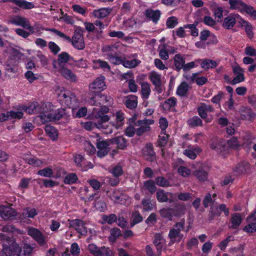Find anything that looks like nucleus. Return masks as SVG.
<instances>
[{
  "label": "nucleus",
  "mask_w": 256,
  "mask_h": 256,
  "mask_svg": "<svg viewBox=\"0 0 256 256\" xmlns=\"http://www.w3.org/2000/svg\"><path fill=\"white\" fill-rule=\"evenodd\" d=\"M108 111V108L104 106L100 108H94L92 114L93 118L100 120L96 122V128L103 130L106 134L112 132V127L114 126V124L108 125L106 123L110 120V116L106 114Z\"/></svg>",
  "instance_id": "obj_1"
},
{
  "label": "nucleus",
  "mask_w": 256,
  "mask_h": 256,
  "mask_svg": "<svg viewBox=\"0 0 256 256\" xmlns=\"http://www.w3.org/2000/svg\"><path fill=\"white\" fill-rule=\"evenodd\" d=\"M0 242L2 246V256H20L22 248L16 242L15 239L0 233Z\"/></svg>",
  "instance_id": "obj_2"
},
{
  "label": "nucleus",
  "mask_w": 256,
  "mask_h": 256,
  "mask_svg": "<svg viewBox=\"0 0 256 256\" xmlns=\"http://www.w3.org/2000/svg\"><path fill=\"white\" fill-rule=\"evenodd\" d=\"M46 30L52 32L64 40L71 42L72 46L78 50H82L85 48L83 35L84 30L81 28H78L75 30L72 38H70V36H66L64 33L55 28H46Z\"/></svg>",
  "instance_id": "obj_3"
},
{
  "label": "nucleus",
  "mask_w": 256,
  "mask_h": 256,
  "mask_svg": "<svg viewBox=\"0 0 256 256\" xmlns=\"http://www.w3.org/2000/svg\"><path fill=\"white\" fill-rule=\"evenodd\" d=\"M185 223V220L182 218L180 222H176L174 227L170 230L168 234L170 245L179 243L184 238V234L181 233V231L184 229Z\"/></svg>",
  "instance_id": "obj_4"
},
{
  "label": "nucleus",
  "mask_w": 256,
  "mask_h": 256,
  "mask_svg": "<svg viewBox=\"0 0 256 256\" xmlns=\"http://www.w3.org/2000/svg\"><path fill=\"white\" fill-rule=\"evenodd\" d=\"M118 45L114 44L111 45H104L102 48V52L106 53L108 59L112 63L118 64L122 62V58L118 56Z\"/></svg>",
  "instance_id": "obj_5"
},
{
  "label": "nucleus",
  "mask_w": 256,
  "mask_h": 256,
  "mask_svg": "<svg viewBox=\"0 0 256 256\" xmlns=\"http://www.w3.org/2000/svg\"><path fill=\"white\" fill-rule=\"evenodd\" d=\"M58 100L62 106L65 107L73 108L77 104L76 96L69 91H61L58 94Z\"/></svg>",
  "instance_id": "obj_6"
},
{
  "label": "nucleus",
  "mask_w": 256,
  "mask_h": 256,
  "mask_svg": "<svg viewBox=\"0 0 256 256\" xmlns=\"http://www.w3.org/2000/svg\"><path fill=\"white\" fill-rule=\"evenodd\" d=\"M152 120H143L135 121L134 126L136 127V135L141 136L144 133L148 132L150 130V126L154 123Z\"/></svg>",
  "instance_id": "obj_7"
},
{
  "label": "nucleus",
  "mask_w": 256,
  "mask_h": 256,
  "mask_svg": "<svg viewBox=\"0 0 256 256\" xmlns=\"http://www.w3.org/2000/svg\"><path fill=\"white\" fill-rule=\"evenodd\" d=\"M10 22L26 28L32 33L34 32L33 27L30 26L29 21L24 17L20 16H14L10 18Z\"/></svg>",
  "instance_id": "obj_8"
},
{
  "label": "nucleus",
  "mask_w": 256,
  "mask_h": 256,
  "mask_svg": "<svg viewBox=\"0 0 256 256\" xmlns=\"http://www.w3.org/2000/svg\"><path fill=\"white\" fill-rule=\"evenodd\" d=\"M104 77L100 76L89 84L90 90L93 92H99L105 89Z\"/></svg>",
  "instance_id": "obj_9"
},
{
  "label": "nucleus",
  "mask_w": 256,
  "mask_h": 256,
  "mask_svg": "<svg viewBox=\"0 0 256 256\" xmlns=\"http://www.w3.org/2000/svg\"><path fill=\"white\" fill-rule=\"evenodd\" d=\"M17 215L16 210L10 206H0V216L5 220H13Z\"/></svg>",
  "instance_id": "obj_10"
},
{
  "label": "nucleus",
  "mask_w": 256,
  "mask_h": 256,
  "mask_svg": "<svg viewBox=\"0 0 256 256\" xmlns=\"http://www.w3.org/2000/svg\"><path fill=\"white\" fill-rule=\"evenodd\" d=\"M110 100V97H108L102 94H98L95 96L91 98L88 102L90 104L96 106V108H100L104 106V105L108 102Z\"/></svg>",
  "instance_id": "obj_11"
},
{
  "label": "nucleus",
  "mask_w": 256,
  "mask_h": 256,
  "mask_svg": "<svg viewBox=\"0 0 256 256\" xmlns=\"http://www.w3.org/2000/svg\"><path fill=\"white\" fill-rule=\"evenodd\" d=\"M69 227L74 228L81 235H86L87 234V228L84 222L79 219L68 220Z\"/></svg>",
  "instance_id": "obj_12"
},
{
  "label": "nucleus",
  "mask_w": 256,
  "mask_h": 256,
  "mask_svg": "<svg viewBox=\"0 0 256 256\" xmlns=\"http://www.w3.org/2000/svg\"><path fill=\"white\" fill-rule=\"evenodd\" d=\"M242 18L240 16L237 14H230L226 17L222 23V26L226 30L232 28L236 24V21H240Z\"/></svg>",
  "instance_id": "obj_13"
},
{
  "label": "nucleus",
  "mask_w": 256,
  "mask_h": 256,
  "mask_svg": "<svg viewBox=\"0 0 256 256\" xmlns=\"http://www.w3.org/2000/svg\"><path fill=\"white\" fill-rule=\"evenodd\" d=\"M156 196L158 200L160 202H174V194L166 192L163 190H158L156 192Z\"/></svg>",
  "instance_id": "obj_14"
},
{
  "label": "nucleus",
  "mask_w": 256,
  "mask_h": 256,
  "mask_svg": "<svg viewBox=\"0 0 256 256\" xmlns=\"http://www.w3.org/2000/svg\"><path fill=\"white\" fill-rule=\"evenodd\" d=\"M28 234L40 244L44 245L46 243L44 236L38 229L30 227L28 228Z\"/></svg>",
  "instance_id": "obj_15"
},
{
  "label": "nucleus",
  "mask_w": 256,
  "mask_h": 256,
  "mask_svg": "<svg viewBox=\"0 0 256 256\" xmlns=\"http://www.w3.org/2000/svg\"><path fill=\"white\" fill-rule=\"evenodd\" d=\"M142 154L144 158L148 161L154 162L156 159V154L154 150L152 144H147L142 149Z\"/></svg>",
  "instance_id": "obj_16"
},
{
  "label": "nucleus",
  "mask_w": 256,
  "mask_h": 256,
  "mask_svg": "<svg viewBox=\"0 0 256 256\" xmlns=\"http://www.w3.org/2000/svg\"><path fill=\"white\" fill-rule=\"evenodd\" d=\"M70 55L66 52H62L58 56V60H54L52 62L53 66L56 69H59L62 66L68 62L70 59Z\"/></svg>",
  "instance_id": "obj_17"
},
{
  "label": "nucleus",
  "mask_w": 256,
  "mask_h": 256,
  "mask_svg": "<svg viewBox=\"0 0 256 256\" xmlns=\"http://www.w3.org/2000/svg\"><path fill=\"white\" fill-rule=\"evenodd\" d=\"M38 214V212L36 208L26 207L23 209L22 214H20V218L21 220L24 222L28 219L34 218Z\"/></svg>",
  "instance_id": "obj_18"
},
{
  "label": "nucleus",
  "mask_w": 256,
  "mask_h": 256,
  "mask_svg": "<svg viewBox=\"0 0 256 256\" xmlns=\"http://www.w3.org/2000/svg\"><path fill=\"white\" fill-rule=\"evenodd\" d=\"M250 164L245 161L238 164L234 168V172L236 175L247 174L250 172Z\"/></svg>",
  "instance_id": "obj_19"
},
{
  "label": "nucleus",
  "mask_w": 256,
  "mask_h": 256,
  "mask_svg": "<svg viewBox=\"0 0 256 256\" xmlns=\"http://www.w3.org/2000/svg\"><path fill=\"white\" fill-rule=\"evenodd\" d=\"M96 147L98 150L97 155L100 158L106 156L110 150L108 144L106 141L98 140L96 142Z\"/></svg>",
  "instance_id": "obj_20"
},
{
  "label": "nucleus",
  "mask_w": 256,
  "mask_h": 256,
  "mask_svg": "<svg viewBox=\"0 0 256 256\" xmlns=\"http://www.w3.org/2000/svg\"><path fill=\"white\" fill-rule=\"evenodd\" d=\"M57 70L66 80L72 82H75L76 81L77 79L76 75L68 68L64 66H62V68L59 69H57Z\"/></svg>",
  "instance_id": "obj_21"
},
{
  "label": "nucleus",
  "mask_w": 256,
  "mask_h": 256,
  "mask_svg": "<svg viewBox=\"0 0 256 256\" xmlns=\"http://www.w3.org/2000/svg\"><path fill=\"white\" fill-rule=\"evenodd\" d=\"M136 118V116L128 120V126L124 130V134L128 137H132L135 134H136V127L134 126V122Z\"/></svg>",
  "instance_id": "obj_22"
},
{
  "label": "nucleus",
  "mask_w": 256,
  "mask_h": 256,
  "mask_svg": "<svg viewBox=\"0 0 256 256\" xmlns=\"http://www.w3.org/2000/svg\"><path fill=\"white\" fill-rule=\"evenodd\" d=\"M243 218L242 214L240 213H234L232 214L230 222L232 225L230 228L232 229H237L242 222Z\"/></svg>",
  "instance_id": "obj_23"
},
{
  "label": "nucleus",
  "mask_w": 256,
  "mask_h": 256,
  "mask_svg": "<svg viewBox=\"0 0 256 256\" xmlns=\"http://www.w3.org/2000/svg\"><path fill=\"white\" fill-rule=\"evenodd\" d=\"M248 224L243 228V230L248 232L252 233L256 232V220L253 216H250L246 218Z\"/></svg>",
  "instance_id": "obj_24"
},
{
  "label": "nucleus",
  "mask_w": 256,
  "mask_h": 256,
  "mask_svg": "<svg viewBox=\"0 0 256 256\" xmlns=\"http://www.w3.org/2000/svg\"><path fill=\"white\" fill-rule=\"evenodd\" d=\"M145 15L146 18L152 20L153 22L156 23L160 20L161 12L158 10H153L150 8L146 10Z\"/></svg>",
  "instance_id": "obj_25"
},
{
  "label": "nucleus",
  "mask_w": 256,
  "mask_h": 256,
  "mask_svg": "<svg viewBox=\"0 0 256 256\" xmlns=\"http://www.w3.org/2000/svg\"><path fill=\"white\" fill-rule=\"evenodd\" d=\"M228 4L230 10H238L242 12V8L246 3L242 0H228Z\"/></svg>",
  "instance_id": "obj_26"
},
{
  "label": "nucleus",
  "mask_w": 256,
  "mask_h": 256,
  "mask_svg": "<svg viewBox=\"0 0 256 256\" xmlns=\"http://www.w3.org/2000/svg\"><path fill=\"white\" fill-rule=\"evenodd\" d=\"M112 10L110 8H101L98 10H94L93 12L94 16L98 18H102L108 16Z\"/></svg>",
  "instance_id": "obj_27"
},
{
  "label": "nucleus",
  "mask_w": 256,
  "mask_h": 256,
  "mask_svg": "<svg viewBox=\"0 0 256 256\" xmlns=\"http://www.w3.org/2000/svg\"><path fill=\"white\" fill-rule=\"evenodd\" d=\"M151 92L150 84L147 82L141 84V94L144 100H147L149 98Z\"/></svg>",
  "instance_id": "obj_28"
},
{
  "label": "nucleus",
  "mask_w": 256,
  "mask_h": 256,
  "mask_svg": "<svg viewBox=\"0 0 256 256\" xmlns=\"http://www.w3.org/2000/svg\"><path fill=\"white\" fill-rule=\"evenodd\" d=\"M148 78L154 86L162 84V76L158 72L152 71L149 74Z\"/></svg>",
  "instance_id": "obj_29"
},
{
  "label": "nucleus",
  "mask_w": 256,
  "mask_h": 256,
  "mask_svg": "<svg viewBox=\"0 0 256 256\" xmlns=\"http://www.w3.org/2000/svg\"><path fill=\"white\" fill-rule=\"evenodd\" d=\"M200 150L198 148H192L190 146H188V148L184 151L183 154L191 159H194L197 154L200 152Z\"/></svg>",
  "instance_id": "obj_30"
},
{
  "label": "nucleus",
  "mask_w": 256,
  "mask_h": 256,
  "mask_svg": "<svg viewBox=\"0 0 256 256\" xmlns=\"http://www.w3.org/2000/svg\"><path fill=\"white\" fill-rule=\"evenodd\" d=\"M126 106L130 109L136 108L138 104L137 96L134 95H130L126 97L124 102Z\"/></svg>",
  "instance_id": "obj_31"
},
{
  "label": "nucleus",
  "mask_w": 256,
  "mask_h": 256,
  "mask_svg": "<svg viewBox=\"0 0 256 256\" xmlns=\"http://www.w3.org/2000/svg\"><path fill=\"white\" fill-rule=\"evenodd\" d=\"M238 22L242 25V26L244 27L245 31L247 34L248 36L250 38H252L254 36V34L252 32V24L244 20L243 18H240V21Z\"/></svg>",
  "instance_id": "obj_32"
},
{
  "label": "nucleus",
  "mask_w": 256,
  "mask_h": 256,
  "mask_svg": "<svg viewBox=\"0 0 256 256\" xmlns=\"http://www.w3.org/2000/svg\"><path fill=\"white\" fill-rule=\"evenodd\" d=\"M190 88L188 83L185 82H182L177 88L176 94L181 96H186Z\"/></svg>",
  "instance_id": "obj_33"
},
{
  "label": "nucleus",
  "mask_w": 256,
  "mask_h": 256,
  "mask_svg": "<svg viewBox=\"0 0 256 256\" xmlns=\"http://www.w3.org/2000/svg\"><path fill=\"white\" fill-rule=\"evenodd\" d=\"M194 174L200 182H205L208 180V172L202 168L196 170Z\"/></svg>",
  "instance_id": "obj_34"
},
{
  "label": "nucleus",
  "mask_w": 256,
  "mask_h": 256,
  "mask_svg": "<svg viewBox=\"0 0 256 256\" xmlns=\"http://www.w3.org/2000/svg\"><path fill=\"white\" fill-rule=\"evenodd\" d=\"M174 60L176 70L177 71H180L182 69L184 64L185 63L184 59L180 54H177L174 56Z\"/></svg>",
  "instance_id": "obj_35"
},
{
  "label": "nucleus",
  "mask_w": 256,
  "mask_h": 256,
  "mask_svg": "<svg viewBox=\"0 0 256 256\" xmlns=\"http://www.w3.org/2000/svg\"><path fill=\"white\" fill-rule=\"evenodd\" d=\"M173 208H166L160 209L159 210L160 216L168 220H172L173 215Z\"/></svg>",
  "instance_id": "obj_36"
},
{
  "label": "nucleus",
  "mask_w": 256,
  "mask_h": 256,
  "mask_svg": "<svg viewBox=\"0 0 256 256\" xmlns=\"http://www.w3.org/2000/svg\"><path fill=\"white\" fill-rule=\"evenodd\" d=\"M225 144L220 140H214L210 144V147L212 149L216 150L217 152H221L224 150Z\"/></svg>",
  "instance_id": "obj_37"
},
{
  "label": "nucleus",
  "mask_w": 256,
  "mask_h": 256,
  "mask_svg": "<svg viewBox=\"0 0 256 256\" xmlns=\"http://www.w3.org/2000/svg\"><path fill=\"white\" fill-rule=\"evenodd\" d=\"M198 73H194L189 78H186L187 80H190L192 82H196L198 85L202 86L207 81V78L204 76L198 77Z\"/></svg>",
  "instance_id": "obj_38"
},
{
  "label": "nucleus",
  "mask_w": 256,
  "mask_h": 256,
  "mask_svg": "<svg viewBox=\"0 0 256 256\" xmlns=\"http://www.w3.org/2000/svg\"><path fill=\"white\" fill-rule=\"evenodd\" d=\"M112 142L116 144L118 148L122 150H124L127 146V141L122 136H120L113 138Z\"/></svg>",
  "instance_id": "obj_39"
},
{
  "label": "nucleus",
  "mask_w": 256,
  "mask_h": 256,
  "mask_svg": "<svg viewBox=\"0 0 256 256\" xmlns=\"http://www.w3.org/2000/svg\"><path fill=\"white\" fill-rule=\"evenodd\" d=\"M162 236L160 234H156L154 235V244L156 246L158 251V256H160L161 254V250L162 245L161 244V241L162 240Z\"/></svg>",
  "instance_id": "obj_40"
},
{
  "label": "nucleus",
  "mask_w": 256,
  "mask_h": 256,
  "mask_svg": "<svg viewBox=\"0 0 256 256\" xmlns=\"http://www.w3.org/2000/svg\"><path fill=\"white\" fill-rule=\"evenodd\" d=\"M45 131L52 140H55L58 138V132L54 127L47 125L45 126Z\"/></svg>",
  "instance_id": "obj_41"
},
{
  "label": "nucleus",
  "mask_w": 256,
  "mask_h": 256,
  "mask_svg": "<svg viewBox=\"0 0 256 256\" xmlns=\"http://www.w3.org/2000/svg\"><path fill=\"white\" fill-rule=\"evenodd\" d=\"M24 110L28 114H39L40 106L36 103L31 104L28 107H24Z\"/></svg>",
  "instance_id": "obj_42"
},
{
  "label": "nucleus",
  "mask_w": 256,
  "mask_h": 256,
  "mask_svg": "<svg viewBox=\"0 0 256 256\" xmlns=\"http://www.w3.org/2000/svg\"><path fill=\"white\" fill-rule=\"evenodd\" d=\"M176 99L172 97L166 100L162 104V108L166 110H168L170 108L174 106L176 104Z\"/></svg>",
  "instance_id": "obj_43"
},
{
  "label": "nucleus",
  "mask_w": 256,
  "mask_h": 256,
  "mask_svg": "<svg viewBox=\"0 0 256 256\" xmlns=\"http://www.w3.org/2000/svg\"><path fill=\"white\" fill-rule=\"evenodd\" d=\"M14 3L18 6L24 9H31L34 7L32 3L26 2L24 0H14Z\"/></svg>",
  "instance_id": "obj_44"
},
{
  "label": "nucleus",
  "mask_w": 256,
  "mask_h": 256,
  "mask_svg": "<svg viewBox=\"0 0 256 256\" xmlns=\"http://www.w3.org/2000/svg\"><path fill=\"white\" fill-rule=\"evenodd\" d=\"M217 65L216 61L208 59L203 60L200 64L201 66L205 69L212 68L216 67Z\"/></svg>",
  "instance_id": "obj_45"
},
{
  "label": "nucleus",
  "mask_w": 256,
  "mask_h": 256,
  "mask_svg": "<svg viewBox=\"0 0 256 256\" xmlns=\"http://www.w3.org/2000/svg\"><path fill=\"white\" fill-rule=\"evenodd\" d=\"M92 62L94 64V68H102L104 69H110V66L108 65V63L106 61H104L100 60H94L92 61Z\"/></svg>",
  "instance_id": "obj_46"
},
{
  "label": "nucleus",
  "mask_w": 256,
  "mask_h": 256,
  "mask_svg": "<svg viewBox=\"0 0 256 256\" xmlns=\"http://www.w3.org/2000/svg\"><path fill=\"white\" fill-rule=\"evenodd\" d=\"M116 124L115 126L116 128H118L122 126L124 124V114L121 111H118L116 113Z\"/></svg>",
  "instance_id": "obj_47"
},
{
  "label": "nucleus",
  "mask_w": 256,
  "mask_h": 256,
  "mask_svg": "<svg viewBox=\"0 0 256 256\" xmlns=\"http://www.w3.org/2000/svg\"><path fill=\"white\" fill-rule=\"evenodd\" d=\"M4 232H17L18 234H24V232L22 230H20L16 229L14 226L12 224H7L6 225L2 228L1 230Z\"/></svg>",
  "instance_id": "obj_48"
},
{
  "label": "nucleus",
  "mask_w": 256,
  "mask_h": 256,
  "mask_svg": "<svg viewBox=\"0 0 256 256\" xmlns=\"http://www.w3.org/2000/svg\"><path fill=\"white\" fill-rule=\"evenodd\" d=\"M140 61L136 58H134L130 60H122V62L121 63L122 64L123 66L129 68H134L136 66L139 64H140Z\"/></svg>",
  "instance_id": "obj_49"
},
{
  "label": "nucleus",
  "mask_w": 256,
  "mask_h": 256,
  "mask_svg": "<svg viewBox=\"0 0 256 256\" xmlns=\"http://www.w3.org/2000/svg\"><path fill=\"white\" fill-rule=\"evenodd\" d=\"M40 121L42 123L48 122L54 120L53 117V112H46V113L40 114L39 116Z\"/></svg>",
  "instance_id": "obj_50"
},
{
  "label": "nucleus",
  "mask_w": 256,
  "mask_h": 256,
  "mask_svg": "<svg viewBox=\"0 0 256 256\" xmlns=\"http://www.w3.org/2000/svg\"><path fill=\"white\" fill-rule=\"evenodd\" d=\"M186 206L184 205H180L173 208V215L175 216H181L184 215L186 212Z\"/></svg>",
  "instance_id": "obj_51"
},
{
  "label": "nucleus",
  "mask_w": 256,
  "mask_h": 256,
  "mask_svg": "<svg viewBox=\"0 0 256 256\" xmlns=\"http://www.w3.org/2000/svg\"><path fill=\"white\" fill-rule=\"evenodd\" d=\"M112 252L108 247L102 246L99 248L96 256H111Z\"/></svg>",
  "instance_id": "obj_52"
},
{
  "label": "nucleus",
  "mask_w": 256,
  "mask_h": 256,
  "mask_svg": "<svg viewBox=\"0 0 256 256\" xmlns=\"http://www.w3.org/2000/svg\"><path fill=\"white\" fill-rule=\"evenodd\" d=\"M110 236L109 238L110 240L112 242H114L116 239L121 235V231L118 228H112L110 231Z\"/></svg>",
  "instance_id": "obj_53"
},
{
  "label": "nucleus",
  "mask_w": 256,
  "mask_h": 256,
  "mask_svg": "<svg viewBox=\"0 0 256 256\" xmlns=\"http://www.w3.org/2000/svg\"><path fill=\"white\" fill-rule=\"evenodd\" d=\"M188 124L192 127L202 126V120L198 116H194L188 120Z\"/></svg>",
  "instance_id": "obj_54"
},
{
  "label": "nucleus",
  "mask_w": 256,
  "mask_h": 256,
  "mask_svg": "<svg viewBox=\"0 0 256 256\" xmlns=\"http://www.w3.org/2000/svg\"><path fill=\"white\" fill-rule=\"evenodd\" d=\"M245 12L247 14H249L254 19H256V10L252 6L245 4V6L242 8V12Z\"/></svg>",
  "instance_id": "obj_55"
},
{
  "label": "nucleus",
  "mask_w": 256,
  "mask_h": 256,
  "mask_svg": "<svg viewBox=\"0 0 256 256\" xmlns=\"http://www.w3.org/2000/svg\"><path fill=\"white\" fill-rule=\"evenodd\" d=\"M27 162L34 166L40 167L43 164L44 162L42 160L34 156L27 159Z\"/></svg>",
  "instance_id": "obj_56"
},
{
  "label": "nucleus",
  "mask_w": 256,
  "mask_h": 256,
  "mask_svg": "<svg viewBox=\"0 0 256 256\" xmlns=\"http://www.w3.org/2000/svg\"><path fill=\"white\" fill-rule=\"evenodd\" d=\"M178 173L183 177H188L190 176L192 172L188 168L180 166L178 169Z\"/></svg>",
  "instance_id": "obj_57"
},
{
  "label": "nucleus",
  "mask_w": 256,
  "mask_h": 256,
  "mask_svg": "<svg viewBox=\"0 0 256 256\" xmlns=\"http://www.w3.org/2000/svg\"><path fill=\"white\" fill-rule=\"evenodd\" d=\"M168 136H169L166 132H162L160 133L158 138V146L160 147H163L166 144Z\"/></svg>",
  "instance_id": "obj_58"
},
{
  "label": "nucleus",
  "mask_w": 256,
  "mask_h": 256,
  "mask_svg": "<svg viewBox=\"0 0 256 256\" xmlns=\"http://www.w3.org/2000/svg\"><path fill=\"white\" fill-rule=\"evenodd\" d=\"M142 204L144 211L152 210L154 206L150 199H143L142 201Z\"/></svg>",
  "instance_id": "obj_59"
},
{
  "label": "nucleus",
  "mask_w": 256,
  "mask_h": 256,
  "mask_svg": "<svg viewBox=\"0 0 256 256\" xmlns=\"http://www.w3.org/2000/svg\"><path fill=\"white\" fill-rule=\"evenodd\" d=\"M38 174L44 177L50 178L53 175V170L50 168L48 167L38 170Z\"/></svg>",
  "instance_id": "obj_60"
},
{
  "label": "nucleus",
  "mask_w": 256,
  "mask_h": 256,
  "mask_svg": "<svg viewBox=\"0 0 256 256\" xmlns=\"http://www.w3.org/2000/svg\"><path fill=\"white\" fill-rule=\"evenodd\" d=\"M228 146L231 148L236 149L240 146L236 137L233 136L227 141Z\"/></svg>",
  "instance_id": "obj_61"
},
{
  "label": "nucleus",
  "mask_w": 256,
  "mask_h": 256,
  "mask_svg": "<svg viewBox=\"0 0 256 256\" xmlns=\"http://www.w3.org/2000/svg\"><path fill=\"white\" fill-rule=\"evenodd\" d=\"M178 24V19L176 16H170L168 18L166 22V25L168 28H172Z\"/></svg>",
  "instance_id": "obj_62"
},
{
  "label": "nucleus",
  "mask_w": 256,
  "mask_h": 256,
  "mask_svg": "<svg viewBox=\"0 0 256 256\" xmlns=\"http://www.w3.org/2000/svg\"><path fill=\"white\" fill-rule=\"evenodd\" d=\"M156 184L160 186L166 187L170 186L169 182L164 178L158 176L155 180Z\"/></svg>",
  "instance_id": "obj_63"
},
{
  "label": "nucleus",
  "mask_w": 256,
  "mask_h": 256,
  "mask_svg": "<svg viewBox=\"0 0 256 256\" xmlns=\"http://www.w3.org/2000/svg\"><path fill=\"white\" fill-rule=\"evenodd\" d=\"M77 180L76 175L75 174L72 173L65 177L64 182L66 184H72L74 183Z\"/></svg>",
  "instance_id": "obj_64"
}]
</instances>
